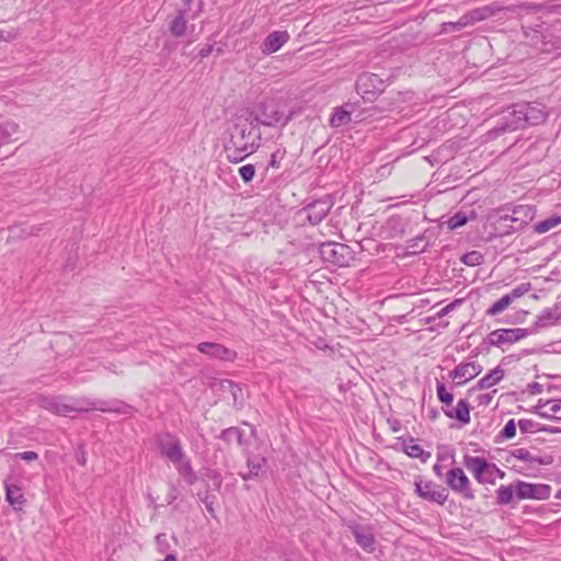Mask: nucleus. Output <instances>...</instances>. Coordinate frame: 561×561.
<instances>
[{"label":"nucleus","instance_id":"1","mask_svg":"<svg viewBox=\"0 0 561 561\" xmlns=\"http://www.w3.org/2000/svg\"><path fill=\"white\" fill-rule=\"evenodd\" d=\"M260 140L261 133L250 118L238 117L230 130V138L224 146L227 159L232 163L243 161L256 151Z\"/></svg>","mask_w":561,"mask_h":561},{"label":"nucleus","instance_id":"2","mask_svg":"<svg viewBox=\"0 0 561 561\" xmlns=\"http://www.w3.org/2000/svg\"><path fill=\"white\" fill-rule=\"evenodd\" d=\"M38 404L41 408L61 416L71 413L85 412L90 410H100L103 412L128 413L129 405L115 404V407L98 405L85 398H68V397H41Z\"/></svg>","mask_w":561,"mask_h":561},{"label":"nucleus","instance_id":"3","mask_svg":"<svg viewBox=\"0 0 561 561\" xmlns=\"http://www.w3.org/2000/svg\"><path fill=\"white\" fill-rule=\"evenodd\" d=\"M157 448L161 456L165 457L175 466L180 476H182L190 485L197 481V476L191 466V461L186 458L178 437L169 433L158 435Z\"/></svg>","mask_w":561,"mask_h":561},{"label":"nucleus","instance_id":"4","mask_svg":"<svg viewBox=\"0 0 561 561\" xmlns=\"http://www.w3.org/2000/svg\"><path fill=\"white\" fill-rule=\"evenodd\" d=\"M513 119L507 122L503 129L516 130L526 125H538L546 121L547 112L540 103H523L514 106Z\"/></svg>","mask_w":561,"mask_h":561},{"label":"nucleus","instance_id":"5","mask_svg":"<svg viewBox=\"0 0 561 561\" xmlns=\"http://www.w3.org/2000/svg\"><path fill=\"white\" fill-rule=\"evenodd\" d=\"M247 118H250V122L255 126L261 124L267 127H275L278 124L285 126L289 121V117L284 116L278 103L274 100L260 102L254 112L249 113Z\"/></svg>","mask_w":561,"mask_h":561},{"label":"nucleus","instance_id":"6","mask_svg":"<svg viewBox=\"0 0 561 561\" xmlns=\"http://www.w3.org/2000/svg\"><path fill=\"white\" fill-rule=\"evenodd\" d=\"M511 456L520 462L519 465L513 463L514 468L525 474L528 471L537 470L541 466H549L553 462L552 456L533 454L529 449L523 447L515 448Z\"/></svg>","mask_w":561,"mask_h":561},{"label":"nucleus","instance_id":"7","mask_svg":"<svg viewBox=\"0 0 561 561\" xmlns=\"http://www.w3.org/2000/svg\"><path fill=\"white\" fill-rule=\"evenodd\" d=\"M463 465L480 483H494L495 472L500 471L494 463L478 456H465Z\"/></svg>","mask_w":561,"mask_h":561},{"label":"nucleus","instance_id":"8","mask_svg":"<svg viewBox=\"0 0 561 561\" xmlns=\"http://www.w3.org/2000/svg\"><path fill=\"white\" fill-rule=\"evenodd\" d=\"M382 80L375 73L362 75L356 82V91L365 101L371 102L382 92Z\"/></svg>","mask_w":561,"mask_h":561},{"label":"nucleus","instance_id":"9","mask_svg":"<svg viewBox=\"0 0 561 561\" xmlns=\"http://www.w3.org/2000/svg\"><path fill=\"white\" fill-rule=\"evenodd\" d=\"M320 254L324 261L339 266L347 265L350 248L337 242H325L320 245Z\"/></svg>","mask_w":561,"mask_h":561},{"label":"nucleus","instance_id":"10","mask_svg":"<svg viewBox=\"0 0 561 561\" xmlns=\"http://www.w3.org/2000/svg\"><path fill=\"white\" fill-rule=\"evenodd\" d=\"M446 482L453 491L462 494L463 497L468 500L474 497V493L470 488V481L461 468H451L447 472Z\"/></svg>","mask_w":561,"mask_h":561},{"label":"nucleus","instance_id":"11","mask_svg":"<svg viewBox=\"0 0 561 561\" xmlns=\"http://www.w3.org/2000/svg\"><path fill=\"white\" fill-rule=\"evenodd\" d=\"M551 493L548 484H536L524 481L516 482V496L520 500H547Z\"/></svg>","mask_w":561,"mask_h":561},{"label":"nucleus","instance_id":"12","mask_svg":"<svg viewBox=\"0 0 561 561\" xmlns=\"http://www.w3.org/2000/svg\"><path fill=\"white\" fill-rule=\"evenodd\" d=\"M529 334L527 329H497L489 334V342L491 345L500 346L502 344L515 343Z\"/></svg>","mask_w":561,"mask_h":561},{"label":"nucleus","instance_id":"13","mask_svg":"<svg viewBox=\"0 0 561 561\" xmlns=\"http://www.w3.org/2000/svg\"><path fill=\"white\" fill-rule=\"evenodd\" d=\"M415 492L424 500L444 504L448 494L444 488L436 485L433 482L415 481Z\"/></svg>","mask_w":561,"mask_h":561},{"label":"nucleus","instance_id":"14","mask_svg":"<svg viewBox=\"0 0 561 561\" xmlns=\"http://www.w3.org/2000/svg\"><path fill=\"white\" fill-rule=\"evenodd\" d=\"M500 214V210H497ZM535 208L530 205H518L512 209V215H499V224L511 221L517 224L518 229L525 227L535 218Z\"/></svg>","mask_w":561,"mask_h":561},{"label":"nucleus","instance_id":"15","mask_svg":"<svg viewBox=\"0 0 561 561\" xmlns=\"http://www.w3.org/2000/svg\"><path fill=\"white\" fill-rule=\"evenodd\" d=\"M197 350L210 357L228 362H232L237 357L234 351L218 343L203 342L197 345Z\"/></svg>","mask_w":561,"mask_h":561},{"label":"nucleus","instance_id":"16","mask_svg":"<svg viewBox=\"0 0 561 561\" xmlns=\"http://www.w3.org/2000/svg\"><path fill=\"white\" fill-rule=\"evenodd\" d=\"M203 11L202 0H179L176 3V15L186 20H196Z\"/></svg>","mask_w":561,"mask_h":561},{"label":"nucleus","instance_id":"17","mask_svg":"<svg viewBox=\"0 0 561 561\" xmlns=\"http://www.w3.org/2000/svg\"><path fill=\"white\" fill-rule=\"evenodd\" d=\"M331 207L332 203L329 201H317L309 204L305 208L309 222L312 225L321 222L328 216Z\"/></svg>","mask_w":561,"mask_h":561},{"label":"nucleus","instance_id":"18","mask_svg":"<svg viewBox=\"0 0 561 561\" xmlns=\"http://www.w3.org/2000/svg\"><path fill=\"white\" fill-rule=\"evenodd\" d=\"M482 371V367L474 363H461L453 371V378L458 379L457 383L461 385L477 377Z\"/></svg>","mask_w":561,"mask_h":561},{"label":"nucleus","instance_id":"19","mask_svg":"<svg viewBox=\"0 0 561 561\" xmlns=\"http://www.w3.org/2000/svg\"><path fill=\"white\" fill-rule=\"evenodd\" d=\"M288 39L289 35L286 31H275L265 38L261 50L264 55L276 53Z\"/></svg>","mask_w":561,"mask_h":561},{"label":"nucleus","instance_id":"20","mask_svg":"<svg viewBox=\"0 0 561 561\" xmlns=\"http://www.w3.org/2000/svg\"><path fill=\"white\" fill-rule=\"evenodd\" d=\"M535 409L536 413L543 419H554L561 421V399H552L545 402L539 400Z\"/></svg>","mask_w":561,"mask_h":561},{"label":"nucleus","instance_id":"21","mask_svg":"<svg viewBox=\"0 0 561 561\" xmlns=\"http://www.w3.org/2000/svg\"><path fill=\"white\" fill-rule=\"evenodd\" d=\"M356 542L366 551L375 550V537L371 530L360 525L350 526Z\"/></svg>","mask_w":561,"mask_h":561},{"label":"nucleus","instance_id":"22","mask_svg":"<svg viewBox=\"0 0 561 561\" xmlns=\"http://www.w3.org/2000/svg\"><path fill=\"white\" fill-rule=\"evenodd\" d=\"M444 413L449 419L458 420L463 424H468L470 422V407L467 400H459L456 408H446L444 409Z\"/></svg>","mask_w":561,"mask_h":561},{"label":"nucleus","instance_id":"23","mask_svg":"<svg viewBox=\"0 0 561 561\" xmlns=\"http://www.w3.org/2000/svg\"><path fill=\"white\" fill-rule=\"evenodd\" d=\"M219 385L222 392H229L231 394L234 408L240 410L244 402L241 387L231 380H221Z\"/></svg>","mask_w":561,"mask_h":561},{"label":"nucleus","instance_id":"24","mask_svg":"<svg viewBox=\"0 0 561 561\" xmlns=\"http://www.w3.org/2000/svg\"><path fill=\"white\" fill-rule=\"evenodd\" d=\"M500 10H501L500 7H497L495 4H490V5H484L481 8L473 9V10L467 12V15L469 18V21L473 25L480 21H483V20H486V19L493 16Z\"/></svg>","mask_w":561,"mask_h":561},{"label":"nucleus","instance_id":"25","mask_svg":"<svg viewBox=\"0 0 561 561\" xmlns=\"http://www.w3.org/2000/svg\"><path fill=\"white\" fill-rule=\"evenodd\" d=\"M7 501L15 508L21 510L25 500L20 486L4 482Z\"/></svg>","mask_w":561,"mask_h":561},{"label":"nucleus","instance_id":"26","mask_svg":"<svg viewBox=\"0 0 561 561\" xmlns=\"http://www.w3.org/2000/svg\"><path fill=\"white\" fill-rule=\"evenodd\" d=\"M266 463V459L261 456L248 457L247 465L249 468L248 473H240L243 480H249L257 477Z\"/></svg>","mask_w":561,"mask_h":561},{"label":"nucleus","instance_id":"27","mask_svg":"<svg viewBox=\"0 0 561 561\" xmlns=\"http://www.w3.org/2000/svg\"><path fill=\"white\" fill-rule=\"evenodd\" d=\"M559 319L560 316L557 314L556 309H545L537 317V320L534 323L535 330L537 331L539 329L556 324L559 321Z\"/></svg>","mask_w":561,"mask_h":561},{"label":"nucleus","instance_id":"28","mask_svg":"<svg viewBox=\"0 0 561 561\" xmlns=\"http://www.w3.org/2000/svg\"><path fill=\"white\" fill-rule=\"evenodd\" d=\"M503 377L504 370L500 366H497L479 380L478 387L480 389H488L499 383L503 379Z\"/></svg>","mask_w":561,"mask_h":561},{"label":"nucleus","instance_id":"29","mask_svg":"<svg viewBox=\"0 0 561 561\" xmlns=\"http://www.w3.org/2000/svg\"><path fill=\"white\" fill-rule=\"evenodd\" d=\"M188 20L175 14L169 23V31L174 37H183L188 30Z\"/></svg>","mask_w":561,"mask_h":561},{"label":"nucleus","instance_id":"30","mask_svg":"<svg viewBox=\"0 0 561 561\" xmlns=\"http://www.w3.org/2000/svg\"><path fill=\"white\" fill-rule=\"evenodd\" d=\"M516 494V484L501 485L496 490V502L500 505L510 504Z\"/></svg>","mask_w":561,"mask_h":561},{"label":"nucleus","instance_id":"31","mask_svg":"<svg viewBox=\"0 0 561 561\" xmlns=\"http://www.w3.org/2000/svg\"><path fill=\"white\" fill-rule=\"evenodd\" d=\"M351 122V112L344 110L343 106L335 107L331 116L330 124L332 127H342Z\"/></svg>","mask_w":561,"mask_h":561},{"label":"nucleus","instance_id":"32","mask_svg":"<svg viewBox=\"0 0 561 561\" xmlns=\"http://www.w3.org/2000/svg\"><path fill=\"white\" fill-rule=\"evenodd\" d=\"M220 438L227 443L237 442L239 446H242L243 443V432L238 427H229L221 432Z\"/></svg>","mask_w":561,"mask_h":561},{"label":"nucleus","instance_id":"33","mask_svg":"<svg viewBox=\"0 0 561 561\" xmlns=\"http://www.w3.org/2000/svg\"><path fill=\"white\" fill-rule=\"evenodd\" d=\"M561 224V216H552L538 222L534 230L537 233H545Z\"/></svg>","mask_w":561,"mask_h":561},{"label":"nucleus","instance_id":"34","mask_svg":"<svg viewBox=\"0 0 561 561\" xmlns=\"http://www.w3.org/2000/svg\"><path fill=\"white\" fill-rule=\"evenodd\" d=\"M512 301L513 300L511 295H504L489 308L488 314L496 316L503 312L512 304Z\"/></svg>","mask_w":561,"mask_h":561},{"label":"nucleus","instance_id":"35","mask_svg":"<svg viewBox=\"0 0 561 561\" xmlns=\"http://www.w3.org/2000/svg\"><path fill=\"white\" fill-rule=\"evenodd\" d=\"M468 221L469 217L465 213L458 211L448 219L447 226L448 229L455 230L457 228L465 226Z\"/></svg>","mask_w":561,"mask_h":561},{"label":"nucleus","instance_id":"36","mask_svg":"<svg viewBox=\"0 0 561 561\" xmlns=\"http://www.w3.org/2000/svg\"><path fill=\"white\" fill-rule=\"evenodd\" d=\"M461 262L468 266H478L483 263V255L478 251H471L461 257Z\"/></svg>","mask_w":561,"mask_h":561},{"label":"nucleus","instance_id":"37","mask_svg":"<svg viewBox=\"0 0 561 561\" xmlns=\"http://www.w3.org/2000/svg\"><path fill=\"white\" fill-rule=\"evenodd\" d=\"M404 453L412 458H420L423 455V449L413 439L403 444Z\"/></svg>","mask_w":561,"mask_h":561},{"label":"nucleus","instance_id":"38","mask_svg":"<svg viewBox=\"0 0 561 561\" xmlns=\"http://www.w3.org/2000/svg\"><path fill=\"white\" fill-rule=\"evenodd\" d=\"M508 222L510 221H503L502 224H499V216H497L494 221L496 233L500 236H506V234H511L518 230V227H514L513 225H511Z\"/></svg>","mask_w":561,"mask_h":561},{"label":"nucleus","instance_id":"39","mask_svg":"<svg viewBox=\"0 0 561 561\" xmlns=\"http://www.w3.org/2000/svg\"><path fill=\"white\" fill-rule=\"evenodd\" d=\"M437 397L447 408L451 405L454 400V396L446 390L444 383L437 385Z\"/></svg>","mask_w":561,"mask_h":561},{"label":"nucleus","instance_id":"40","mask_svg":"<svg viewBox=\"0 0 561 561\" xmlns=\"http://www.w3.org/2000/svg\"><path fill=\"white\" fill-rule=\"evenodd\" d=\"M239 174L245 183H249L253 180L255 175V167L253 164L242 165L239 169Z\"/></svg>","mask_w":561,"mask_h":561},{"label":"nucleus","instance_id":"41","mask_svg":"<svg viewBox=\"0 0 561 561\" xmlns=\"http://www.w3.org/2000/svg\"><path fill=\"white\" fill-rule=\"evenodd\" d=\"M518 427L522 433H533V432H539L538 431V424L534 422L533 420L528 419H522L518 421Z\"/></svg>","mask_w":561,"mask_h":561},{"label":"nucleus","instance_id":"42","mask_svg":"<svg viewBox=\"0 0 561 561\" xmlns=\"http://www.w3.org/2000/svg\"><path fill=\"white\" fill-rule=\"evenodd\" d=\"M516 434V423L513 419L506 422L503 430L501 431V436L505 439H511Z\"/></svg>","mask_w":561,"mask_h":561},{"label":"nucleus","instance_id":"43","mask_svg":"<svg viewBox=\"0 0 561 561\" xmlns=\"http://www.w3.org/2000/svg\"><path fill=\"white\" fill-rule=\"evenodd\" d=\"M19 30L15 27L0 30V41L12 42L19 37Z\"/></svg>","mask_w":561,"mask_h":561},{"label":"nucleus","instance_id":"44","mask_svg":"<svg viewBox=\"0 0 561 561\" xmlns=\"http://www.w3.org/2000/svg\"><path fill=\"white\" fill-rule=\"evenodd\" d=\"M284 158V151L276 150L271 154V159L268 165L274 169H278L280 167V160Z\"/></svg>","mask_w":561,"mask_h":561},{"label":"nucleus","instance_id":"45","mask_svg":"<svg viewBox=\"0 0 561 561\" xmlns=\"http://www.w3.org/2000/svg\"><path fill=\"white\" fill-rule=\"evenodd\" d=\"M449 25H451L454 27V30H461V28L467 27L472 24L469 21V18L466 13L457 22H450Z\"/></svg>","mask_w":561,"mask_h":561},{"label":"nucleus","instance_id":"46","mask_svg":"<svg viewBox=\"0 0 561 561\" xmlns=\"http://www.w3.org/2000/svg\"><path fill=\"white\" fill-rule=\"evenodd\" d=\"M529 289H530V285L529 284H520L519 286L514 288L512 290V293L510 294L512 296V300L514 298H518V297L525 295L526 293H528Z\"/></svg>","mask_w":561,"mask_h":561},{"label":"nucleus","instance_id":"47","mask_svg":"<svg viewBox=\"0 0 561 561\" xmlns=\"http://www.w3.org/2000/svg\"><path fill=\"white\" fill-rule=\"evenodd\" d=\"M156 542H157V546L159 548V551L162 553V552H165L167 549L169 548V543H168V538H167V535L165 534H159L156 536Z\"/></svg>","mask_w":561,"mask_h":561},{"label":"nucleus","instance_id":"48","mask_svg":"<svg viewBox=\"0 0 561 561\" xmlns=\"http://www.w3.org/2000/svg\"><path fill=\"white\" fill-rule=\"evenodd\" d=\"M462 302L461 299H456L454 300L451 304L445 306L444 308H442L438 312H437V317L438 318H442L446 314H448L451 310L455 309L456 306L460 305Z\"/></svg>","mask_w":561,"mask_h":561},{"label":"nucleus","instance_id":"49","mask_svg":"<svg viewBox=\"0 0 561 561\" xmlns=\"http://www.w3.org/2000/svg\"><path fill=\"white\" fill-rule=\"evenodd\" d=\"M16 457L26 460V461H33L38 458V455L35 451H23L16 454Z\"/></svg>","mask_w":561,"mask_h":561},{"label":"nucleus","instance_id":"50","mask_svg":"<svg viewBox=\"0 0 561 561\" xmlns=\"http://www.w3.org/2000/svg\"><path fill=\"white\" fill-rule=\"evenodd\" d=\"M528 391L531 394H540L543 391V387H542L541 383H539L537 381H534V382L528 385Z\"/></svg>","mask_w":561,"mask_h":561},{"label":"nucleus","instance_id":"51","mask_svg":"<svg viewBox=\"0 0 561 561\" xmlns=\"http://www.w3.org/2000/svg\"><path fill=\"white\" fill-rule=\"evenodd\" d=\"M538 431L554 434V433H560L561 428L543 425V426L539 427Z\"/></svg>","mask_w":561,"mask_h":561},{"label":"nucleus","instance_id":"52","mask_svg":"<svg viewBox=\"0 0 561 561\" xmlns=\"http://www.w3.org/2000/svg\"><path fill=\"white\" fill-rule=\"evenodd\" d=\"M213 51V46L208 45L199 50V56L202 58L207 57Z\"/></svg>","mask_w":561,"mask_h":561},{"label":"nucleus","instance_id":"53","mask_svg":"<svg viewBox=\"0 0 561 561\" xmlns=\"http://www.w3.org/2000/svg\"><path fill=\"white\" fill-rule=\"evenodd\" d=\"M78 462L80 465H84L85 463V458L84 457H81L80 459H78Z\"/></svg>","mask_w":561,"mask_h":561},{"label":"nucleus","instance_id":"54","mask_svg":"<svg viewBox=\"0 0 561 561\" xmlns=\"http://www.w3.org/2000/svg\"><path fill=\"white\" fill-rule=\"evenodd\" d=\"M36 231H39V228H37V227H33V228H32V231H31L30 233H35Z\"/></svg>","mask_w":561,"mask_h":561},{"label":"nucleus","instance_id":"55","mask_svg":"<svg viewBox=\"0 0 561 561\" xmlns=\"http://www.w3.org/2000/svg\"><path fill=\"white\" fill-rule=\"evenodd\" d=\"M495 474L500 476L501 478H503V477H504V472H503V471H501V470H500V471H497V472H495Z\"/></svg>","mask_w":561,"mask_h":561},{"label":"nucleus","instance_id":"56","mask_svg":"<svg viewBox=\"0 0 561 561\" xmlns=\"http://www.w3.org/2000/svg\"><path fill=\"white\" fill-rule=\"evenodd\" d=\"M206 506H207V510H208L209 512H213V511H214L210 504L206 503Z\"/></svg>","mask_w":561,"mask_h":561},{"label":"nucleus","instance_id":"57","mask_svg":"<svg viewBox=\"0 0 561 561\" xmlns=\"http://www.w3.org/2000/svg\"><path fill=\"white\" fill-rule=\"evenodd\" d=\"M437 416V412L436 411H433L432 412V417L435 419Z\"/></svg>","mask_w":561,"mask_h":561}]
</instances>
